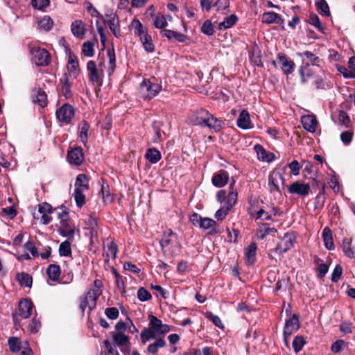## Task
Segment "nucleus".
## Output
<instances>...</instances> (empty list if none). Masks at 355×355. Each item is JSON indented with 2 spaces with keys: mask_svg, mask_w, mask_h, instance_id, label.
Segmentation results:
<instances>
[{
  "mask_svg": "<svg viewBox=\"0 0 355 355\" xmlns=\"http://www.w3.org/2000/svg\"><path fill=\"white\" fill-rule=\"evenodd\" d=\"M104 346L106 349L105 355H119V353L116 349V347L114 344L112 343L109 340H105L104 342Z\"/></svg>",
  "mask_w": 355,
  "mask_h": 355,
  "instance_id": "obj_52",
  "label": "nucleus"
},
{
  "mask_svg": "<svg viewBox=\"0 0 355 355\" xmlns=\"http://www.w3.org/2000/svg\"><path fill=\"white\" fill-rule=\"evenodd\" d=\"M94 288H93L94 300H96L102 293L103 283L101 280L96 279L94 282Z\"/></svg>",
  "mask_w": 355,
  "mask_h": 355,
  "instance_id": "obj_59",
  "label": "nucleus"
},
{
  "mask_svg": "<svg viewBox=\"0 0 355 355\" xmlns=\"http://www.w3.org/2000/svg\"><path fill=\"white\" fill-rule=\"evenodd\" d=\"M8 345L10 351L12 352H18L22 347L20 339L17 337L10 338L8 340Z\"/></svg>",
  "mask_w": 355,
  "mask_h": 355,
  "instance_id": "obj_46",
  "label": "nucleus"
},
{
  "mask_svg": "<svg viewBox=\"0 0 355 355\" xmlns=\"http://www.w3.org/2000/svg\"><path fill=\"white\" fill-rule=\"evenodd\" d=\"M201 31L207 35L214 34V28L210 20H206L201 26Z\"/></svg>",
  "mask_w": 355,
  "mask_h": 355,
  "instance_id": "obj_58",
  "label": "nucleus"
},
{
  "mask_svg": "<svg viewBox=\"0 0 355 355\" xmlns=\"http://www.w3.org/2000/svg\"><path fill=\"white\" fill-rule=\"evenodd\" d=\"M230 0H216L213 3V7L216 8V11H223L230 7Z\"/></svg>",
  "mask_w": 355,
  "mask_h": 355,
  "instance_id": "obj_56",
  "label": "nucleus"
},
{
  "mask_svg": "<svg viewBox=\"0 0 355 355\" xmlns=\"http://www.w3.org/2000/svg\"><path fill=\"white\" fill-rule=\"evenodd\" d=\"M32 98L33 102L37 103L41 107H44L47 105V95L46 92L40 87H35L33 89Z\"/></svg>",
  "mask_w": 355,
  "mask_h": 355,
  "instance_id": "obj_20",
  "label": "nucleus"
},
{
  "mask_svg": "<svg viewBox=\"0 0 355 355\" xmlns=\"http://www.w3.org/2000/svg\"><path fill=\"white\" fill-rule=\"evenodd\" d=\"M153 24L155 28L162 29L167 26L168 23L164 15L159 12L153 17Z\"/></svg>",
  "mask_w": 355,
  "mask_h": 355,
  "instance_id": "obj_40",
  "label": "nucleus"
},
{
  "mask_svg": "<svg viewBox=\"0 0 355 355\" xmlns=\"http://www.w3.org/2000/svg\"><path fill=\"white\" fill-rule=\"evenodd\" d=\"M254 148L259 160L267 162H270L274 160V154L268 152L261 145H255Z\"/></svg>",
  "mask_w": 355,
  "mask_h": 355,
  "instance_id": "obj_27",
  "label": "nucleus"
},
{
  "mask_svg": "<svg viewBox=\"0 0 355 355\" xmlns=\"http://www.w3.org/2000/svg\"><path fill=\"white\" fill-rule=\"evenodd\" d=\"M309 24L315 27L319 31L322 32L324 27L320 22L319 17L315 14H311L309 17Z\"/></svg>",
  "mask_w": 355,
  "mask_h": 355,
  "instance_id": "obj_57",
  "label": "nucleus"
},
{
  "mask_svg": "<svg viewBox=\"0 0 355 355\" xmlns=\"http://www.w3.org/2000/svg\"><path fill=\"white\" fill-rule=\"evenodd\" d=\"M59 253L60 256L64 257H69L71 254V243L69 241H65L60 243Z\"/></svg>",
  "mask_w": 355,
  "mask_h": 355,
  "instance_id": "obj_47",
  "label": "nucleus"
},
{
  "mask_svg": "<svg viewBox=\"0 0 355 355\" xmlns=\"http://www.w3.org/2000/svg\"><path fill=\"white\" fill-rule=\"evenodd\" d=\"M37 25L40 30L49 31L53 26V21L51 17L45 15L37 21Z\"/></svg>",
  "mask_w": 355,
  "mask_h": 355,
  "instance_id": "obj_36",
  "label": "nucleus"
},
{
  "mask_svg": "<svg viewBox=\"0 0 355 355\" xmlns=\"http://www.w3.org/2000/svg\"><path fill=\"white\" fill-rule=\"evenodd\" d=\"M107 21L110 31L114 35L119 38L121 37V31L119 26V19L116 13H111L107 16Z\"/></svg>",
  "mask_w": 355,
  "mask_h": 355,
  "instance_id": "obj_18",
  "label": "nucleus"
},
{
  "mask_svg": "<svg viewBox=\"0 0 355 355\" xmlns=\"http://www.w3.org/2000/svg\"><path fill=\"white\" fill-rule=\"evenodd\" d=\"M342 273H343L342 266L339 264H337L335 266V268L331 273V281L333 282H337L340 279V278L342 275Z\"/></svg>",
  "mask_w": 355,
  "mask_h": 355,
  "instance_id": "obj_61",
  "label": "nucleus"
},
{
  "mask_svg": "<svg viewBox=\"0 0 355 355\" xmlns=\"http://www.w3.org/2000/svg\"><path fill=\"white\" fill-rule=\"evenodd\" d=\"M32 60L37 66H47L51 62V55L45 49L40 46H30Z\"/></svg>",
  "mask_w": 355,
  "mask_h": 355,
  "instance_id": "obj_7",
  "label": "nucleus"
},
{
  "mask_svg": "<svg viewBox=\"0 0 355 355\" xmlns=\"http://www.w3.org/2000/svg\"><path fill=\"white\" fill-rule=\"evenodd\" d=\"M71 31L76 37L83 39L87 31L85 24L82 20H76L71 25Z\"/></svg>",
  "mask_w": 355,
  "mask_h": 355,
  "instance_id": "obj_23",
  "label": "nucleus"
},
{
  "mask_svg": "<svg viewBox=\"0 0 355 355\" xmlns=\"http://www.w3.org/2000/svg\"><path fill=\"white\" fill-rule=\"evenodd\" d=\"M137 297L140 301L144 302L151 298L150 293L144 288H140L137 291Z\"/></svg>",
  "mask_w": 355,
  "mask_h": 355,
  "instance_id": "obj_64",
  "label": "nucleus"
},
{
  "mask_svg": "<svg viewBox=\"0 0 355 355\" xmlns=\"http://www.w3.org/2000/svg\"><path fill=\"white\" fill-rule=\"evenodd\" d=\"M98 187L101 189V197L103 199L110 196V189L107 183L102 180V182L98 183Z\"/></svg>",
  "mask_w": 355,
  "mask_h": 355,
  "instance_id": "obj_62",
  "label": "nucleus"
},
{
  "mask_svg": "<svg viewBox=\"0 0 355 355\" xmlns=\"http://www.w3.org/2000/svg\"><path fill=\"white\" fill-rule=\"evenodd\" d=\"M277 59L284 74L289 75L294 71L295 64L288 56L284 53H278Z\"/></svg>",
  "mask_w": 355,
  "mask_h": 355,
  "instance_id": "obj_15",
  "label": "nucleus"
},
{
  "mask_svg": "<svg viewBox=\"0 0 355 355\" xmlns=\"http://www.w3.org/2000/svg\"><path fill=\"white\" fill-rule=\"evenodd\" d=\"M55 115L60 122L69 124L74 116L73 107L65 103L57 110Z\"/></svg>",
  "mask_w": 355,
  "mask_h": 355,
  "instance_id": "obj_12",
  "label": "nucleus"
},
{
  "mask_svg": "<svg viewBox=\"0 0 355 355\" xmlns=\"http://www.w3.org/2000/svg\"><path fill=\"white\" fill-rule=\"evenodd\" d=\"M55 210L58 211V218L60 220V226L58 227L60 234L69 239L73 238L76 227L69 219V209L62 206L55 208Z\"/></svg>",
  "mask_w": 355,
  "mask_h": 355,
  "instance_id": "obj_3",
  "label": "nucleus"
},
{
  "mask_svg": "<svg viewBox=\"0 0 355 355\" xmlns=\"http://www.w3.org/2000/svg\"><path fill=\"white\" fill-rule=\"evenodd\" d=\"M118 248L116 244L112 241L107 245V248L105 251L107 257L113 259H116Z\"/></svg>",
  "mask_w": 355,
  "mask_h": 355,
  "instance_id": "obj_53",
  "label": "nucleus"
},
{
  "mask_svg": "<svg viewBox=\"0 0 355 355\" xmlns=\"http://www.w3.org/2000/svg\"><path fill=\"white\" fill-rule=\"evenodd\" d=\"M89 125L85 120L78 124V133L81 141L86 146L88 139Z\"/></svg>",
  "mask_w": 355,
  "mask_h": 355,
  "instance_id": "obj_31",
  "label": "nucleus"
},
{
  "mask_svg": "<svg viewBox=\"0 0 355 355\" xmlns=\"http://www.w3.org/2000/svg\"><path fill=\"white\" fill-rule=\"evenodd\" d=\"M189 220L194 227L207 231L209 236L221 232L218 223L211 218H203L197 213H193L190 216Z\"/></svg>",
  "mask_w": 355,
  "mask_h": 355,
  "instance_id": "obj_2",
  "label": "nucleus"
},
{
  "mask_svg": "<svg viewBox=\"0 0 355 355\" xmlns=\"http://www.w3.org/2000/svg\"><path fill=\"white\" fill-rule=\"evenodd\" d=\"M162 126V123L160 121H154L153 123L152 127L154 132L153 141L154 143H158L163 140L164 132L161 130Z\"/></svg>",
  "mask_w": 355,
  "mask_h": 355,
  "instance_id": "obj_32",
  "label": "nucleus"
},
{
  "mask_svg": "<svg viewBox=\"0 0 355 355\" xmlns=\"http://www.w3.org/2000/svg\"><path fill=\"white\" fill-rule=\"evenodd\" d=\"M204 125L209 128L212 132H217L222 129L224 123L209 113Z\"/></svg>",
  "mask_w": 355,
  "mask_h": 355,
  "instance_id": "obj_25",
  "label": "nucleus"
},
{
  "mask_svg": "<svg viewBox=\"0 0 355 355\" xmlns=\"http://www.w3.org/2000/svg\"><path fill=\"white\" fill-rule=\"evenodd\" d=\"M53 211L52 206L47 203L46 202H43L41 204L38 205V213L41 214V217L40 218L38 214L36 213L33 214V217L35 219L39 220L40 219V223L43 225H48L52 220V218L49 214H51Z\"/></svg>",
  "mask_w": 355,
  "mask_h": 355,
  "instance_id": "obj_11",
  "label": "nucleus"
},
{
  "mask_svg": "<svg viewBox=\"0 0 355 355\" xmlns=\"http://www.w3.org/2000/svg\"><path fill=\"white\" fill-rule=\"evenodd\" d=\"M67 67L69 76H75L78 73V63L77 60L75 59L74 55L71 54L69 55Z\"/></svg>",
  "mask_w": 355,
  "mask_h": 355,
  "instance_id": "obj_39",
  "label": "nucleus"
},
{
  "mask_svg": "<svg viewBox=\"0 0 355 355\" xmlns=\"http://www.w3.org/2000/svg\"><path fill=\"white\" fill-rule=\"evenodd\" d=\"M17 279L19 284L22 286L31 287L32 285V277L27 273L21 272L18 274L17 276Z\"/></svg>",
  "mask_w": 355,
  "mask_h": 355,
  "instance_id": "obj_43",
  "label": "nucleus"
},
{
  "mask_svg": "<svg viewBox=\"0 0 355 355\" xmlns=\"http://www.w3.org/2000/svg\"><path fill=\"white\" fill-rule=\"evenodd\" d=\"M305 340L302 336H295L293 341V347L295 353L299 352L304 345H305Z\"/></svg>",
  "mask_w": 355,
  "mask_h": 355,
  "instance_id": "obj_55",
  "label": "nucleus"
},
{
  "mask_svg": "<svg viewBox=\"0 0 355 355\" xmlns=\"http://www.w3.org/2000/svg\"><path fill=\"white\" fill-rule=\"evenodd\" d=\"M300 328L299 318L296 314H293L291 318L286 320V323L284 327V340L286 347L288 345V338L295 332H296Z\"/></svg>",
  "mask_w": 355,
  "mask_h": 355,
  "instance_id": "obj_9",
  "label": "nucleus"
},
{
  "mask_svg": "<svg viewBox=\"0 0 355 355\" xmlns=\"http://www.w3.org/2000/svg\"><path fill=\"white\" fill-rule=\"evenodd\" d=\"M257 246L255 243H252L246 249H245V257L246 261L249 265H253L255 262L257 257Z\"/></svg>",
  "mask_w": 355,
  "mask_h": 355,
  "instance_id": "obj_30",
  "label": "nucleus"
},
{
  "mask_svg": "<svg viewBox=\"0 0 355 355\" xmlns=\"http://www.w3.org/2000/svg\"><path fill=\"white\" fill-rule=\"evenodd\" d=\"M259 237L261 239H263L268 234H275L277 232L275 228L268 227L266 225L263 224L259 227Z\"/></svg>",
  "mask_w": 355,
  "mask_h": 355,
  "instance_id": "obj_45",
  "label": "nucleus"
},
{
  "mask_svg": "<svg viewBox=\"0 0 355 355\" xmlns=\"http://www.w3.org/2000/svg\"><path fill=\"white\" fill-rule=\"evenodd\" d=\"M310 186L309 184L297 181L291 184L288 187V191L291 194H296L299 196L304 197L310 191Z\"/></svg>",
  "mask_w": 355,
  "mask_h": 355,
  "instance_id": "obj_16",
  "label": "nucleus"
},
{
  "mask_svg": "<svg viewBox=\"0 0 355 355\" xmlns=\"http://www.w3.org/2000/svg\"><path fill=\"white\" fill-rule=\"evenodd\" d=\"M233 204H230L229 202L227 205L221 207L215 213L214 217L217 220H223L226 216L227 215L230 210L232 208Z\"/></svg>",
  "mask_w": 355,
  "mask_h": 355,
  "instance_id": "obj_42",
  "label": "nucleus"
},
{
  "mask_svg": "<svg viewBox=\"0 0 355 355\" xmlns=\"http://www.w3.org/2000/svg\"><path fill=\"white\" fill-rule=\"evenodd\" d=\"M33 304L30 300L24 299L19 302L18 309L12 313L13 321L15 324L28 318L33 311Z\"/></svg>",
  "mask_w": 355,
  "mask_h": 355,
  "instance_id": "obj_6",
  "label": "nucleus"
},
{
  "mask_svg": "<svg viewBox=\"0 0 355 355\" xmlns=\"http://www.w3.org/2000/svg\"><path fill=\"white\" fill-rule=\"evenodd\" d=\"M107 55L109 59L110 68L113 70L116 66V56L114 48L107 49Z\"/></svg>",
  "mask_w": 355,
  "mask_h": 355,
  "instance_id": "obj_60",
  "label": "nucleus"
},
{
  "mask_svg": "<svg viewBox=\"0 0 355 355\" xmlns=\"http://www.w3.org/2000/svg\"><path fill=\"white\" fill-rule=\"evenodd\" d=\"M145 157L152 164L157 163L162 158L160 152L155 148H150L147 150Z\"/></svg>",
  "mask_w": 355,
  "mask_h": 355,
  "instance_id": "obj_33",
  "label": "nucleus"
},
{
  "mask_svg": "<svg viewBox=\"0 0 355 355\" xmlns=\"http://www.w3.org/2000/svg\"><path fill=\"white\" fill-rule=\"evenodd\" d=\"M295 242V236L293 233H286L281 239L279 243L273 250V252L279 254L286 252L290 250Z\"/></svg>",
  "mask_w": 355,
  "mask_h": 355,
  "instance_id": "obj_13",
  "label": "nucleus"
},
{
  "mask_svg": "<svg viewBox=\"0 0 355 355\" xmlns=\"http://www.w3.org/2000/svg\"><path fill=\"white\" fill-rule=\"evenodd\" d=\"M303 128L310 132H315L318 126V121L313 114L304 115L301 119Z\"/></svg>",
  "mask_w": 355,
  "mask_h": 355,
  "instance_id": "obj_21",
  "label": "nucleus"
},
{
  "mask_svg": "<svg viewBox=\"0 0 355 355\" xmlns=\"http://www.w3.org/2000/svg\"><path fill=\"white\" fill-rule=\"evenodd\" d=\"M229 180V174L225 170H220L215 173L211 179L212 184L216 187H224Z\"/></svg>",
  "mask_w": 355,
  "mask_h": 355,
  "instance_id": "obj_24",
  "label": "nucleus"
},
{
  "mask_svg": "<svg viewBox=\"0 0 355 355\" xmlns=\"http://www.w3.org/2000/svg\"><path fill=\"white\" fill-rule=\"evenodd\" d=\"M132 26H135V33L139 37V38L148 34L146 29L144 28L143 25L138 19L133 20Z\"/></svg>",
  "mask_w": 355,
  "mask_h": 355,
  "instance_id": "obj_54",
  "label": "nucleus"
},
{
  "mask_svg": "<svg viewBox=\"0 0 355 355\" xmlns=\"http://www.w3.org/2000/svg\"><path fill=\"white\" fill-rule=\"evenodd\" d=\"M47 275L53 281H56L58 279L60 275V268L58 265L55 264H51L47 270H46Z\"/></svg>",
  "mask_w": 355,
  "mask_h": 355,
  "instance_id": "obj_41",
  "label": "nucleus"
},
{
  "mask_svg": "<svg viewBox=\"0 0 355 355\" xmlns=\"http://www.w3.org/2000/svg\"><path fill=\"white\" fill-rule=\"evenodd\" d=\"M278 14L274 12H266L262 15L261 21L265 24H272L277 21Z\"/></svg>",
  "mask_w": 355,
  "mask_h": 355,
  "instance_id": "obj_51",
  "label": "nucleus"
},
{
  "mask_svg": "<svg viewBox=\"0 0 355 355\" xmlns=\"http://www.w3.org/2000/svg\"><path fill=\"white\" fill-rule=\"evenodd\" d=\"M337 69L346 78H355V73L353 71L347 69L345 66L337 65Z\"/></svg>",
  "mask_w": 355,
  "mask_h": 355,
  "instance_id": "obj_63",
  "label": "nucleus"
},
{
  "mask_svg": "<svg viewBox=\"0 0 355 355\" xmlns=\"http://www.w3.org/2000/svg\"><path fill=\"white\" fill-rule=\"evenodd\" d=\"M60 92L65 98H69L72 96V92L71 90V83L69 80L67 73H64L60 78Z\"/></svg>",
  "mask_w": 355,
  "mask_h": 355,
  "instance_id": "obj_19",
  "label": "nucleus"
},
{
  "mask_svg": "<svg viewBox=\"0 0 355 355\" xmlns=\"http://www.w3.org/2000/svg\"><path fill=\"white\" fill-rule=\"evenodd\" d=\"M126 329L125 323L119 321L115 325V330L110 333L113 343L119 348L130 345V337L125 334Z\"/></svg>",
  "mask_w": 355,
  "mask_h": 355,
  "instance_id": "obj_4",
  "label": "nucleus"
},
{
  "mask_svg": "<svg viewBox=\"0 0 355 355\" xmlns=\"http://www.w3.org/2000/svg\"><path fill=\"white\" fill-rule=\"evenodd\" d=\"M309 63H307L306 65L300 67V74L302 83H306L312 76V72L309 67Z\"/></svg>",
  "mask_w": 355,
  "mask_h": 355,
  "instance_id": "obj_49",
  "label": "nucleus"
},
{
  "mask_svg": "<svg viewBox=\"0 0 355 355\" xmlns=\"http://www.w3.org/2000/svg\"><path fill=\"white\" fill-rule=\"evenodd\" d=\"M286 169V166H283L282 168L278 167L270 173L268 179V185L271 191L280 193L282 189H284L285 183L283 175Z\"/></svg>",
  "mask_w": 355,
  "mask_h": 355,
  "instance_id": "obj_5",
  "label": "nucleus"
},
{
  "mask_svg": "<svg viewBox=\"0 0 355 355\" xmlns=\"http://www.w3.org/2000/svg\"><path fill=\"white\" fill-rule=\"evenodd\" d=\"M297 55L302 58L305 57L309 60V63L313 66H316L320 68L323 67V60L309 51H305L302 53H297Z\"/></svg>",
  "mask_w": 355,
  "mask_h": 355,
  "instance_id": "obj_26",
  "label": "nucleus"
},
{
  "mask_svg": "<svg viewBox=\"0 0 355 355\" xmlns=\"http://www.w3.org/2000/svg\"><path fill=\"white\" fill-rule=\"evenodd\" d=\"M163 35L166 37L168 40L174 39L179 42L184 43L187 42V36L177 31L164 30Z\"/></svg>",
  "mask_w": 355,
  "mask_h": 355,
  "instance_id": "obj_35",
  "label": "nucleus"
},
{
  "mask_svg": "<svg viewBox=\"0 0 355 355\" xmlns=\"http://www.w3.org/2000/svg\"><path fill=\"white\" fill-rule=\"evenodd\" d=\"M237 126L243 130L251 129L253 125L250 120V116L248 110H243L239 116L236 121Z\"/></svg>",
  "mask_w": 355,
  "mask_h": 355,
  "instance_id": "obj_22",
  "label": "nucleus"
},
{
  "mask_svg": "<svg viewBox=\"0 0 355 355\" xmlns=\"http://www.w3.org/2000/svg\"><path fill=\"white\" fill-rule=\"evenodd\" d=\"M31 4L35 9L44 11L49 6L50 0H31Z\"/></svg>",
  "mask_w": 355,
  "mask_h": 355,
  "instance_id": "obj_50",
  "label": "nucleus"
},
{
  "mask_svg": "<svg viewBox=\"0 0 355 355\" xmlns=\"http://www.w3.org/2000/svg\"><path fill=\"white\" fill-rule=\"evenodd\" d=\"M89 189V181L85 174H80L77 176L75 182V200H85L84 192Z\"/></svg>",
  "mask_w": 355,
  "mask_h": 355,
  "instance_id": "obj_10",
  "label": "nucleus"
},
{
  "mask_svg": "<svg viewBox=\"0 0 355 355\" xmlns=\"http://www.w3.org/2000/svg\"><path fill=\"white\" fill-rule=\"evenodd\" d=\"M175 244L177 245V235L171 230L167 233H165L163 238L160 241V245L162 249L168 248L170 245Z\"/></svg>",
  "mask_w": 355,
  "mask_h": 355,
  "instance_id": "obj_28",
  "label": "nucleus"
},
{
  "mask_svg": "<svg viewBox=\"0 0 355 355\" xmlns=\"http://www.w3.org/2000/svg\"><path fill=\"white\" fill-rule=\"evenodd\" d=\"M315 6L320 15L327 17L330 15L329 7L325 0H317Z\"/></svg>",
  "mask_w": 355,
  "mask_h": 355,
  "instance_id": "obj_44",
  "label": "nucleus"
},
{
  "mask_svg": "<svg viewBox=\"0 0 355 355\" xmlns=\"http://www.w3.org/2000/svg\"><path fill=\"white\" fill-rule=\"evenodd\" d=\"M150 326L148 329H145L141 333V339L144 344L154 339L159 336H163L170 331V327L167 324H164L162 322L153 315L149 317Z\"/></svg>",
  "mask_w": 355,
  "mask_h": 355,
  "instance_id": "obj_1",
  "label": "nucleus"
},
{
  "mask_svg": "<svg viewBox=\"0 0 355 355\" xmlns=\"http://www.w3.org/2000/svg\"><path fill=\"white\" fill-rule=\"evenodd\" d=\"M161 86L157 83H153L148 79H144L140 84V93L144 98L151 99L161 90Z\"/></svg>",
  "mask_w": 355,
  "mask_h": 355,
  "instance_id": "obj_8",
  "label": "nucleus"
},
{
  "mask_svg": "<svg viewBox=\"0 0 355 355\" xmlns=\"http://www.w3.org/2000/svg\"><path fill=\"white\" fill-rule=\"evenodd\" d=\"M347 347H348V343H346L345 340L340 339V340H337L336 341H335L334 343H332V345L331 346V350L334 353H338L341 350H343L345 348H347Z\"/></svg>",
  "mask_w": 355,
  "mask_h": 355,
  "instance_id": "obj_48",
  "label": "nucleus"
},
{
  "mask_svg": "<svg viewBox=\"0 0 355 355\" xmlns=\"http://www.w3.org/2000/svg\"><path fill=\"white\" fill-rule=\"evenodd\" d=\"M140 41L146 51L152 53L155 50V46L153 42L152 37L148 33L140 37Z\"/></svg>",
  "mask_w": 355,
  "mask_h": 355,
  "instance_id": "obj_37",
  "label": "nucleus"
},
{
  "mask_svg": "<svg viewBox=\"0 0 355 355\" xmlns=\"http://www.w3.org/2000/svg\"><path fill=\"white\" fill-rule=\"evenodd\" d=\"M238 21V17L233 14L226 17L224 20L218 24V29L225 30L232 28Z\"/></svg>",
  "mask_w": 355,
  "mask_h": 355,
  "instance_id": "obj_34",
  "label": "nucleus"
},
{
  "mask_svg": "<svg viewBox=\"0 0 355 355\" xmlns=\"http://www.w3.org/2000/svg\"><path fill=\"white\" fill-rule=\"evenodd\" d=\"M90 239L97 238L101 232L97 218L90 216Z\"/></svg>",
  "mask_w": 355,
  "mask_h": 355,
  "instance_id": "obj_38",
  "label": "nucleus"
},
{
  "mask_svg": "<svg viewBox=\"0 0 355 355\" xmlns=\"http://www.w3.org/2000/svg\"><path fill=\"white\" fill-rule=\"evenodd\" d=\"M322 239L324 241V246L327 249L331 250L335 248L334 241L332 231L328 227H325L322 231Z\"/></svg>",
  "mask_w": 355,
  "mask_h": 355,
  "instance_id": "obj_29",
  "label": "nucleus"
},
{
  "mask_svg": "<svg viewBox=\"0 0 355 355\" xmlns=\"http://www.w3.org/2000/svg\"><path fill=\"white\" fill-rule=\"evenodd\" d=\"M67 160L71 165H81L84 160L83 149L80 147L71 148L67 152Z\"/></svg>",
  "mask_w": 355,
  "mask_h": 355,
  "instance_id": "obj_14",
  "label": "nucleus"
},
{
  "mask_svg": "<svg viewBox=\"0 0 355 355\" xmlns=\"http://www.w3.org/2000/svg\"><path fill=\"white\" fill-rule=\"evenodd\" d=\"M209 114L204 109L198 110L190 116L189 121L193 125H204Z\"/></svg>",
  "mask_w": 355,
  "mask_h": 355,
  "instance_id": "obj_17",
  "label": "nucleus"
}]
</instances>
